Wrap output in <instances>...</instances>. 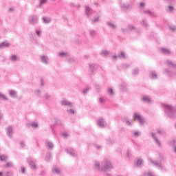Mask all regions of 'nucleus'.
I'll return each instance as SVG.
<instances>
[{
  "instance_id": "35",
  "label": "nucleus",
  "mask_w": 176,
  "mask_h": 176,
  "mask_svg": "<svg viewBox=\"0 0 176 176\" xmlns=\"http://www.w3.org/2000/svg\"><path fill=\"white\" fill-rule=\"evenodd\" d=\"M145 175H146V176H156L155 175V173H153V172H152V171L146 172Z\"/></svg>"
},
{
  "instance_id": "1",
  "label": "nucleus",
  "mask_w": 176,
  "mask_h": 176,
  "mask_svg": "<svg viewBox=\"0 0 176 176\" xmlns=\"http://www.w3.org/2000/svg\"><path fill=\"white\" fill-rule=\"evenodd\" d=\"M95 169H96L98 171H108V170H111V168H113V166H112V164H111V161L108 160H104L103 162H102L101 165H100V162H96L94 164Z\"/></svg>"
},
{
  "instance_id": "52",
  "label": "nucleus",
  "mask_w": 176,
  "mask_h": 176,
  "mask_svg": "<svg viewBox=\"0 0 176 176\" xmlns=\"http://www.w3.org/2000/svg\"><path fill=\"white\" fill-rule=\"evenodd\" d=\"M98 21H100V16L95 18L93 21V23H98Z\"/></svg>"
},
{
  "instance_id": "45",
  "label": "nucleus",
  "mask_w": 176,
  "mask_h": 176,
  "mask_svg": "<svg viewBox=\"0 0 176 176\" xmlns=\"http://www.w3.org/2000/svg\"><path fill=\"white\" fill-rule=\"evenodd\" d=\"M108 93H109V94H110V96H113V89H112V88H109Z\"/></svg>"
},
{
  "instance_id": "8",
  "label": "nucleus",
  "mask_w": 176,
  "mask_h": 176,
  "mask_svg": "<svg viewBox=\"0 0 176 176\" xmlns=\"http://www.w3.org/2000/svg\"><path fill=\"white\" fill-rule=\"evenodd\" d=\"M61 105H64L65 107H69V108H72V103L66 99H63L60 102Z\"/></svg>"
},
{
  "instance_id": "17",
  "label": "nucleus",
  "mask_w": 176,
  "mask_h": 176,
  "mask_svg": "<svg viewBox=\"0 0 176 176\" xmlns=\"http://www.w3.org/2000/svg\"><path fill=\"white\" fill-rule=\"evenodd\" d=\"M42 21L44 24H49L52 21V18L47 16H43Z\"/></svg>"
},
{
  "instance_id": "48",
  "label": "nucleus",
  "mask_w": 176,
  "mask_h": 176,
  "mask_svg": "<svg viewBox=\"0 0 176 176\" xmlns=\"http://www.w3.org/2000/svg\"><path fill=\"white\" fill-rule=\"evenodd\" d=\"M173 10H174V7L170 6L168 7L167 11L168 12H173Z\"/></svg>"
},
{
  "instance_id": "40",
  "label": "nucleus",
  "mask_w": 176,
  "mask_h": 176,
  "mask_svg": "<svg viewBox=\"0 0 176 176\" xmlns=\"http://www.w3.org/2000/svg\"><path fill=\"white\" fill-rule=\"evenodd\" d=\"M11 61H16L17 60V56L16 55H12L10 56Z\"/></svg>"
},
{
  "instance_id": "29",
  "label": "nucleus",
  "mask_w": 176,
  "mask_h": 176,
  "mask_svg": "<svg viewBox=\"0 0 176 176\" xmlns=\"http://www.w3.org/2000/svg\"><path fill=\"white\" fill-rule=\"evenodd\" d=\"M107 24L109 27H110V28H112V30L116 29V25H115V24L110 23V22H107Z\"/></svg>"
},
{
  "instance_id": "58",
  "label": "nucleus",
  "mask_w": 176,
  "mask_h": 176,
  "mask_svg": "<svg viewBox=\"0 0 176 176\" xmlns=\"http://www.w3.org/2000/svg\"><path fill=\"white\" fill-rule=\"evenodd\" d=\"M165 72L167 74L168 76H172L171 73L168 70L166 69Z\"/></svg>"
},
{
  "instance_id": "9",
  "label": "nucleus",
  "mask_w": 176,
  "mask_h": 176,
  "mask_svg": "<svg viewBox=\"0 0 176 176\" xmlns=\"http://www.w3.org/2000/svg\"><path fill=\"white\" fill-rule=\"evenodd\" d=\"M133 118L135 119V120H138L140 123V124H144V120L142 119V118H141L140 115L135 113L133 116Z\"/></svg>"
},
{
  "instance_id": "49",
  "label": "nucleus",
  "mask_w": 176,
  "mask_h": 176,
  "mask_svg": "<svg viewBox=\"0 0 176 176\" xmlns=\"http://www.w3.org/2000/svg\"><path fill=\"white\" fill-rule=\"evenodd\" d=\"M36 34L37 36H41L42 32H41V30H36Z\"/></svg>"
},
{
  "instance_id": "19",
  "label": "nucleus",
  "mask_w": 176,
  "mask_h": 176,
  "mask_svg": "<svg viewBox=\"0 0 176 176\" xmlns=\"http://www.w3.org/2000/svg\"><path fill=\"white\" fill-rule=\"evenodd\" d=\"M93 13V10H91L89 6L85 7V14L89 17Z\"/></svg>"
},
{
  "instance_id": "20",
  "label": "nucleus",
  "mask_w": 176,
  "mask_h": 176,
  "mask_svg": "<svg viewBox=\"0 0 176 176\" xmlns=\"http://www.w3.org/2000/svg\"><path fill=\"white\" fill-rule=\"evenodd\" d=\"M141 25L144 27V28H146L148 27V22L146 21V19H144L140 21Z\"/></svg>"
},
{
  "instance_id": "23",
  "label": "nucleus",
  "mask_w": 176,
  "mask_h": 176,
  "mask_svg": "<svg viewBox=\"0 0 176 176\" xmlns=\"http://www.w3.org/2000/svg\"><path fill=\"white\" fill-rule=\"evenodd\" d=\"M89 35H90V36H91V38H94V36H96V35H97V32L94 30H90Z\"/></svg>"
},
{
  "instance_id": "32",
  "label": "nucleus",
  "mask_w": 176,
  "mask_h": 176,
  "mask_svg": "<svg viewBox=\"0 0 176 176\" xmlns=\"http://www.w3.org/2000/svg\"><path fill=\"white\" fill-rule=\"evenodd\" d=\"M142 101H144V102H151V98H149L148 96H144L142 98Z\"/></svg>"
},
{
  "instance_id": "6",
  "label": "nucleus",
  "mask_w": 176,
  "mask_h": 176,
  "mask_svg": "<svg viewBox=\"0 0 176 176\" xmlns=\"http://www.w3.org/2000/svg\"><path fill=\"white\" fill-rule=\"evenodd\" d=\"M45 145L47 149L52 150L53 148H54V144L52 142V141L48 140H45Z\"/></svg>"
},
{
  "instance_id": "12",
  "label": "nucleus",
  "mask_w": 176,
  "mask_h": 176,
  "mask_svg": "<svg viewBox=\"0 0 176 176\" xmlns=\"http://www.w3.org/2000/svg\"><path fill=\"white\" fill-rule=\"evenodd\" d=\"M121 9L122 12H126L127 10H129V9H130V4L129 3L122 4Z\"/></svg>"
},
{
  "instance_id": "2",
  "label": "nucleus",
  "mask_w": 176,
  "mask_h": 176,
  "mask_svg": "<svg viewBox=\"0 0 176 176\" xmlns=\"http://www.w3.org/2000/svg\"><path fill=\"white\" fill-rule=\"evenodd\" d=\"M162 107L164 108L166 114L169 118H175L176 116V109L173 108L169 104H162Z\"/></svg>"
},
{
  "instance_id": "54",
  "label": "nucleus",
  "mask_w": 176,
  "mask_h": 176,
  "mask_svg": "<svg viewBox=\"0 0 176 176\" xmlns=\"http://www.w3.org/2000/svg\"><path fill=\"white\" fill-rule=\"evenodd\" d=\"M34 93L36 96H41V90L39 89L36 90Z\"/></svg>"
},
{
  "instance_id": "62",
  "label": "nucleus",
  "mask_w": 176,
  "mask_h": 176,
  "mask_svg": "<svg viewBox=\"0 0 176 176\" xmlns=\"http://www.w3.org/2000/svg\"><path fill=\"white\" fill-rule=\"evenodd\" d=\"M96 89L97 91H99V90H100V85H96Z\"/></svg>"
},
{
  "instance_id": "43",
  "label": "nucleus",
  "mask_w": 176,
  "mask_h": 176,
  "mask_svg": "<svg viewBox=\"0 0 176 176\" xmlns=\"http://www.w3.org/2000/svg\"><path fill=\"white\" fill-rule=\"evenodd\" d=\"M59 57H67V53L65 52H60L58 53Z\"/></svg>"
},
{
  "instance_id": "41",
  "label": "nucleus",
  "mask_w": 176,
  "mask_h": 176,
  "mask_svg": "<svg viewBox=\"0 0 176 176\" xmlns=\"http://www.w3.org/2000/svg\"><path fill=\"white\" fill-rule=\"evenodd\" d=\"M30 126L33 127V129H36L38 127V124L36 122H32Z\"/></svg>"
},
{
  "instance_id": "3",
  "label": "nucleus",
  "mask_w": 176,
  "mask_h": 176,
  "mask_svg": "<svg viewBox=\"0 0 176 176\" xmlns=\"http://www.w3.org/2000/svg\"><path fill=\"white\" fill-rule=\"evenodd\" d=\"M29 23L32 25H35L38 24V16L36 15H31L28 19Z\"/></svg>"
},
{
  "instance_id": "30",
  "label": "nucleus",
  "mask_w": 176,
  "mask_h": 176,
  "mask_svg": "<svg viewBox=\"0 0 176 176\" xmlns=\"http://www.w3.org/2000/svg\"><path fill=\"white\" fill-rule=\"evenodd\" d=\"M7 160H8V157L6 155H0L1 162H6Z\"/></svg>"
},
{
  "instance_id": "31",
  "label": "nucleus",
  "mask_w": 176,
  "mask_h": 176,
  "mask_svg": "<svg viewBox=\"0 0 176 176\" xmlns=\"http://www.w3.org/2000/svg\"><path fill=\"white\" fill-rule=\"evenodd\" d=\"M169 145H173L174 152H176V141L173 140L169 143Z\"/></svg>"
},
{
  "instance_id": "14",
  "label": "nucleus",
  "mask_w": 176,
  "mask_h": 176,
  "mask_svg": "<svg viewBox=\"0 0 176 176\" xmlns=\"http://www.w3.org/2000/svg\"><path fill=\"white\" fill-rule=\"evenodd\" d=\"M9 95L12 98H17V91H16L14 90L10 89L9 91Z\"/></svg>"
},
{
  "instance_id": "60",
  "label": "nucleus",
  "mask_w": 176,
  "mask_h": 176,
  "mask_svg": "<svg viewBox=\"0 0 176 176\" xmlns=\"http://www.w3.org/2000/svg\"><path fill=\"white\" fill-rule=\"evenodd\" d=\"M120 89H122V90L124 91H126V86L120 85Z\"/></svg>"
},
{
  "instance_id": "28",
  "label": "nucleus",
  "mask_w": 176,
  "mask_h": 176,
  "mask_svg": "<svg viewBox=\"0 0 176 176\" xmlns=\"http://www.w3.org/2000/svg\"><path fill=\"white\" fill-rule=\"evenodd\" d=\"M50 159H52V153H47L45 156V160L46 162H50Z\"/></svg>"
},
{
  "instance_id": "11",
  "label": "nucleus",
  "mask_w": 176,
  "mask_h": 176,
  "mask_svg": "<svg viewBox=\"0 0 176 176\" xmlns=\"http://www.w3.org/2000/svg\"><path fill=\"white\" fill-rule=\"evenodd\" d=\"M67 153H68V155H70V156H76V153H75V150L71 148H69L65 150Z\"/></svg>"
},
{
  "instance_id": "56",
  "label": "nucleus",
  "mask_w": 176,
  "mask_h": 176,
  "mask_svg": "<svg viewBox=\"0 0 176 176\" xmlns=\"http://www.w3.org/2000/svg\"><path fill=\"white\" fill-rule=\"evenodd\" d=\"M169 28L171 30V31H175L176 26H169Z\"/></svg>"
},
{
  "instance_id": "25",
  "label": "nucleus",
  "mask_w": 176,
  "mask_h": 176,
  "mask_svg": "<svg viewBox=\"0 0 176 176\" xmlns=\"http://www.w3.org/2000/svg\"><path fill=\"white\" fill-rule=\"evenodd\" d=\"M167 64L171 68H176V64L173 63L171 60H168Z\"/></svg>"
},
{
  "instance_id": "22",
  "label": "nucleus",
  "mask_w": 176,
  "mask_h": 176,
  "mask_svg": "<svg viewBox=\"0 0 176 176\" xmlns=\"http://www.w3.org/2000/svg\"><path fill=\"white\" fill-rule=\"evenodd\" d=\"M149 77L151 78V79H156L157 78V74L155 72H151Z\"/></svg>"
},
{
  "instance_id": "55",
  "label": "nucleus",
  "mask_w": 176,
  "mask_h": 176,
  "mask_svg": "<svg viewBox=\"0 0 176 176\" xmlns=\"http://www.w3.org/2000/svg\"><path fill=\"white\" fill-rule=\"evenodd\" d=\"M68 113L74 114L75 113V111L72 109H70L69 110H67Z\"/></svg>"
},
{
  "instance_id": "36",
  "label": "nucleus",
  "mask_w": 176,
  "mask_h": 176,
  "mask_svg": "<svg viewBox=\"0 0 176 176\" xmlns=\"http://www.w3.org/2000/svg\"><path fill=\"white\" fill-rule=\"evenodd\" d=\"M0 100H5L8 101V98L3 94H0Z\"/></svg>"
},
{
  "instance_id": "59",
  "label": "nucleus",
  "mask_w": 176,
  "mask_h": 176,
  "mask_svg": "<svg viewBox=\"0 0 176 176\" xmlns=\"http://www.w3.org/2000/svg\"><path fill=\"white\" fill-rule=\"evenodd\" d=\"M107 142L109 145H111V144H112V140H111V139H107Z\"/></svg>"
},
{
  "instance_id": "63",
  "label": "nucleus",
  "mask_w": 176,
  "mask_h": 176,
  "mask_svg": "<svg viewBox=\"0 0 176 176\" xmlns=\"http://www.w3.org/2000/svg\"><path fill=\"white\" fill-rule=\"evenodd\" d=\"M99 101H100V104H103V102H104V98H100V100H99Z\"/></svg>"
},
{
  "instance_id": "47",
  "label": "nucleus",
  "mask_w": 176,
  "mask_h": 176,
  "mask_svg": "<svg viewBox=\"0 0 176 176\" xmlns=\"http://www.w3.org/2000/svg\"><path fill=\"white\" fill-rule=\"evenodd\" d=\"M0 176H9V172H7V173H2V172H0Z\"/></svg>"
},
{
  "instance_id": "27",
  "label": "nucleus",
  "mask_w": 176,
  "mask_h": 176,
  "mask_svg": "<svg viewBox=\"0 0 176 176\" xmlns=\"http://www.w3.org/2000/svg\"><path fill=\"white\" fill-rule=\"evenodd\" d=\"M2 47H9V43L6 42L0 43V49H2Z\"/></svg>"
},
{
  "instance_id": "13",
  "label": "nucleus",
  "mask_w": 176,
  "mask_h": 176,
  "mask_svg": "<svg viewBox=\"0 0 176 176\" xmlns=\"http://www.w3.org/2000/svg\"><path fill=\"white\" fill-rule=\"evenodd\" d=\"M41 61L43 64H49V58L47 56L43 55L41 56Z\"/></svg>"
},
{
  "instance_id": "26",
  "label": "nucleus",
  "mask_w": 176,
  "mask_h": 176,
  "mask_svg": "<svg viewBox=\"0 0 176 176\" xmlns=\"http://www.w3.org/2000/svg\"><path fill=\"white\" fill-rule=\"evenodd\" d=\"M52 172L54 174H60L61 170H60V168H53Z\"/></svg>"
},
{
  "instance_id": "10",
  "label": "nucleus",
  "mask_w": 176,
  "mask_h": 176,
  "mask_svg": "<svg viewBox=\"0 0 176 176\" xmlns=\"http://www.w3.org/2000/svg\"><path fill=\"white\" fill-rule=\"evenodd\" d=\"M143 13H144L145 14H148L151 17H157V15H156V14L155 12H153L149 10H144Z\"/></svg>"
},
{
  "instance_id": "51",
  "label": "nucleus",
  "mask_w": 176,
  "mask_h": 176,
  "mask_svg": "<svg viewBox=\"0 0 176 176\" xmlns=\"http://www.w3.org/2000/svg\"><path fill=\"white\" fill-rule=\"evenodd\" d=\"M128 30H130L131 31H133V30H135V27L130 25L128 26Z\"/></svg>"
},
{
  "instance_id": "5",
  "label": "nucleus",
  "mask_w": 176,
  "mask_h": 176,
  "mask_svg": "<svg viewBox=\"0 0 176 176\" xmlns=\"http://www.w3.org/2000/svg\"><path fill=\"white\" fill-rule=\"evenodd\" d=\"M28 163L31 167L32 170H36V165L35 164V162L32 160V158H28Z\"/></svg>"
},
{
  "instance_id": "39",
  "label": "nucleus",
  "mask_w": 176,
  "mask_h": 176,
  "mask_svg": "<svg viewBox=\"0 0 176 176\" xmlns=\"http://www.w3.org/2000/svg\"><path fill=\"white\" fill-rule=\"evenodd\" d=\"M140 71L138 70V68L133 69V71L132 72L133 75H138L139 74Z\"/></svg>"
},
{
  "instance_id": "33",
  "label": "nucleus",
  "mask_w": 176,
  "mask_h": 176,
  "mask_svg": "<svg viewBox=\"0 0 176 176\" xmlns=\"http://www.w3.org/2000/svg\"><path fill=\"white\" fill-rule=\"evenodd\" d=\"M102 56H104V57H107V56H109V52L107 50H103L101 52Z\"/></svg>"
},
{
  "instance_id": "24",
  "label": "nucleus",
  "mask_w": 176,
  "mask_h": 176,
  "mask_svg": "<svg viewBox=\"0 0 176 176\" xmlns=\"http://www.w3.org/2000/svg\"><path fill=\"white\" fill-rule=\"evenodd\" d=\"M122 122H124L126 126H131V122H130L126 118H122Z\"/></svg>"
},
{
  "instance_id": "34",
  "label": "nucleus",
  "mask_w": 176,
  "mask_h": 176,
  "mask_svg": "<svg viewBox=\"0 0 176 176\" xmlns=\"http://www.w3.org/2000/svg\"><path fill=\"white\" fill-rule=\"evenodd\" d=\"M94 68H96V65L94 64H89V69L91 71V74L94 72Z\"/></svg>"
},
{
  "instance_id": "18",
  "label": "nucleus",
  "mask_w": 176,
  "mask_h": 176,
  "mask_svg": "<svg viewBox=\"0 0 176 176\" xmlns=\"http://www.w3.org/2000/svg\"><path fill=\"white\" fill-rule=\"evenodd\" d=\"M142 159L137 158L135 160V164L137 166V167H141V166H142Z\"/></svg>"
},
{
  "instance_id": "15",
  "label": "nucleus",
  "mask_w": 176,
  "mask_h": 176,
  "mask_svg": "<svg viewBox=\"0 0 176 176\" xmlns=\"http://www.w3.org/2000/svg\"><path fill=\"white\" fill-rule=\"evenodd\" d=\"M151 135L152 138H153V140H155V144H157V145H158V146H160L162 144H160V141L157 140L156 135H155V133H151Z\"/></svg>"
},
{
  "instance_id": "42",
  "label": "nucleus",
  "mask_w": 176,
  "mask_h": 176,
  "mask_svg": "<svg viewBox=\"0 0 176 176\" xmlns=\"http://www.w3.org/2000/svg\"><path fill=\"white\" fill-rule=\"evenodd\" d=\"M133 134L134 137H140V131H133Z\"/></svg>"
},
{
  "instance_id": "57",
  "label": "nucleus",
  "mask_w": 176,
  "mask_h": 176,
  "mask_svg": "<svg viewBox=\"0 0 176 176\" xmlns=\"http://www.w3.org/2000/svg\"><path fill=\"white\" fill-rule=\"evenodd\" d=\"M63 137H64L65 138H67L68 137V133L64 132L62 133Z\"/></svg>"
},
{
  "instance_id": "61",
  "label": "nucleus",
  "mask_w": 176,
  "mask_h": 176,
  "mask_svg": "<svg viewBox=\"0 0 176 176\" xmlns=\"http://www.w3.org/2000/svg\"><path fill=\"white\" fill-rule=\"evenodd\" d=\"M21 173H22V174H24V173H25V167L21 168Z\"/></svg>"
},
{
  "instance_id": "38",
  "label": "nucleus",
  "mask_w": 176,
  "mask_h": 176,
  "mask_svg": "<svg viewBox=\"0 0 176 176\" xmlns=\"http://www.w3.org/2000/svg\"><path fill=\"white\" fill-rule=\"evenodd\" d=\"M157 134H160L161 135H164V131H163V129H157Z\"/></svg>"
},
{
  "instance_id": "53",
  "label": "nucleus",
  "mask_w": 176,
  "mask_h": 176,
  "mask_svg": "<svg viewBox=\"0 0 176 176\" xmlns=\"http://www.w3.org/2000/svg\"><path fill=\"white\" fill-rule=\"evenodd\" d=\"M46 2H47V0H41L40 6H41V5H44V3H46Z\"/></svg>"
},
{
  "instance_id": "21",
  "label": "nucleus",
  "mask_w": 176,
  "mask_h": 176,
  "mask_svg": "<svg viewBox=\"0 0 176 176\" xmlns=\"http://www.w3.org/2000/svg\"><path fill=\"white\" fill-rule=\"evenodd\" d=\"M160 52L163 54H170V50H167L166 48H160Z\"/></svg>"
},
{
  "instance_id": "7",
  "label": "nucleus",
  "mask_w": 176,
  "mask_h": 176,
  "mask_svg": "<svg viewBox=\"0 0 176 176\" xmlns=\"http://www.w3.org/2000/svg\"><path fill=\"white\" fill-rule=\"evenodd\" d=\"M97 124L101 129H104L105 127V121H104L103 118H99L97 120Z\"/></svg>"
},
{
  "instance_id": "46",
  "label": "nucleus",
  "mask_w": 176,
  "mask_h": 176,
  "mask_svg": "<svg viewBox=\"0 0 176 176\" xmlns=\"http://www.w3.org/2000/svg\"><path fill=\"white\" fill-rule=\"evenodd\" d=\"M6 167H13V163L12 162H8L5 165Z\"/></svg>"
},
{
  "instance_id": "16",
  "label": "nucleus",
  "mask_w": 176,
  "mask_h": 176,
  "mask_svg": "<svg viewBox=\"0 0 176 176\" xmlns=\"http://www.w3.org/2000/svg\"><path fill=\"white\" fill-rule=\"evenodd\" d=\"M6 133L8 137H12V135H13V128L12 126L8 127L6 129Z\"/></svg>"
},
{
  "instance_id": "37",
  "label": "nucleus",
  "mask_w": 176,
  "mask_h": 176,
  "mask_svg": "<svg viewBox=\"0 0 176 176\" xmlns=\"http://www.w3.org/2000/svg\"><path fill=\"white\" fill-rule=\"evenodd\" d=\"M118 58L121 59L126 58V56L124 55V53L121 52L118 54Z\"/></svg>"
},
{
  "instance_id": "50",
  "label": "nucleus",
  "mask_w": 176,
  "mask_h": 176,
  "mask_svg": "<svg viewBox=\"0 0 176 176\" xmlns=\"http://www.w3.org/2000/svg\"><path fill=\"white\" fill-rule=\"evenodd\" d=\"M130 156H131V152L128 150L126 153V157H130Z\"/></svg>"
},
{
  "instance_id": "64",
  "label": "nucleus",
  "mask_w": 176,
  "mask_h": 176,
  "mask_svg": "<svg viewBox=\"0 0 176 176\" xmlns=\"http://www.w3.org/2000/svg\"><path fill=\"white\" fill-rule=\"evenodd\" d=\"M20 145L22 146V148H24V142H21Z\"/></svg>"
},
{
  "instance_id": "4",
  "label": "nucleus",
  "mask_w": 176,
  "mask_h": 176,
  "mask_svg": "<svg viewBox=\"0 0 176 176\" xmlns=\"http://www.w3.org/2000/svg\"><path fill=\"white\" fill-rule=\"evenodd\" d=\"M150 163H152L155 167L158 168H163V165L162 164V161H155L151 158L148 159Z\"/></svg>"
},
{
  "instance_id": "44",
  "label": "nucleus",
  "mask_w": 176,
  "mask_h": 176,
  "mask_svg": "<svg viewBox=\"0 0 176 176\" xmlns=\"http://www.w3.org/2000/svg\"><path fill=\"white\" fill-rule=\"evenodd\" d=\"M89 90H90V87H87L85 89H83L82 93L83 94H86V93H87V91H89Z\"/></svg>"
}]
</instances>
